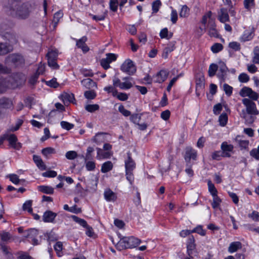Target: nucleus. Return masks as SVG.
<instances>
[{"label": "nucleus", "mask_w": 259, "mask_h": 259, "mask_svg": "<svg viewBox=\"0 0 259 259\" xmlns=\"http://www.w3.org/2000/svg\"><path fill=\"white\" fill-rule=\"evenodd\" d=\"M17 2L9 0L6 6L9 15L16 19L26 20L37 9V5L33 1H26L21 4Z\"/></svg>", "instance_id": "f257e3e1"}, {"label": "nucleus", "mask_w": 259, "mask_h": 259, "mask_svg": "<svg viewBox=\"0 0 259 259\" xmlns=\"http://www.w3.org/2000/svg\"><path fill=\"white\" fill-rule=\"evenodd\" d=\"M242 102L246 109L242 110L240 117L244 119L245 124H251L256 119V116L259 114V111L255 103L250 99L244 98Z\"/></svg>", "instance_id": "f03ea898"}, {"label": "nucleus", "mask_w": 259, "mask_h": 259, "mask_svg": "<svg viewBox=\"0 0 259 259\" xmlns=\"http://www.w3.org/2000/svg\"><path fill=\"white\" fill-rule=\"evenodd\" d=\"M140 242V239L134 236L124 237L118 242L115 246L117 250L121 251L127 248L136 247Z\"/></svg>", "instance_id": "7ed1b4c3"}, {"label": "nucleus", "mask_w": 259, "mask_h": 259, "mask_svg": "<svg viewBox=\"0 0 259 259\" xmlns=\"http://www.w3.org/2000/svg\"><path fill=\"white\" fill-rule=\"evenodd\" d=\"M5 63L8 65H13L15 67H19L24 65L25 59L21 54H12L6 58Z\"/></svg>", "instance_id": "20e7f679"}, {"label": "nucleus", "mask_w": 259, "mask_h": 259, "mask_svg": "<svg viewBox=\"0 0 259 259\" xmlns=\"http://www.w3.org/2000/svg\"><path fill=\"white\" fill-rule=\"evenodd\" d=\"M120 70L129 75H132L136 72L137 67L133 61L128 59L122 64Z\"/></svg>", "instance_id": "39448f33"}, {"label": "nucleus", "mask_w": 259, "mask_h": 259, "mask_svg": "<svg viewBox=\"0 0 259 259\" xmlns=\"http://www.w3.org/2000/svg\"><path fill=\"white\" fill-rule=\"evenodd\" d=\"M38 235V231L35 229H30L24 232V237L29 239V241L33 245H37L40 243L41 239L36 238Z\"/></svg>", "instance_id": "423d86ee"}, {"label": "nucleus", "mask_w": 259, "mask_h": 259, "mask_svg": "<svg viewBox=\"0 0 259 259\" xmlns=\"http://www.w3.org/2000/svg\"><path fill=\"white\" fill-rule=\"evenodd\" d=\"M197 151L191 147H187L185 148V152L184 156V159L187 166H190L191 160H196L197 159Z\"/></svg>", "instance_id": "0eeeda50"}, {"label": "nucleus", "mask_w": 259, "mask_h": 259, "mask_svg": "<svg viewBox=\"0 0 259 259\" xmlns=\"http://www.w3.org/2000/svg\"><path fill=\"white\" fill-rule=\"evenodd\" d=\"M195 238L193 236H189L187 242V252L188 255V257H190V259L193 258V255L196 252V245L195 243Z\"/></svg>", "instance_id": "6e6552de"}, {"label": "nucleus", "mask_w": 259, "mask_h": 259, "mask_svg": "<svg viewBox=\"0 0 259 259\" xmlns=\"http://www.w3.org/2000/svg\"><path fill=\"white\" fill-rule=\"evenodd\" d=\"M228 71L226 64L223 62H219V69L217 74L218 78L221 80V81H224L226 79L227 73Z\"/></svg>", "instance_id": "1a4fd4ad"}, {"label": "nucleus", "mask_w": 259, "mask_h": 259, "mask_svg": "<svg viewBox=\"0 0 259 259\" xmlns=\"http://www.w3.org/2000/svg\"><path fill=\"white\" fill-rule=\"evenodd\" d=\"M218 20L222 23L230 21L228 11L227 8H222L218 12Z\"/></svg>", "instance_id": "9d476101"}, {"label": "nucleus", "mask_w": 259, "mask_h": 259, "mask_svg": "<svg viewBox=\"0 0 259 259\" xmlns=\"http://www.w3.org/2000/svg\"><path fill=\"white\" fill-rule=\"evenodd\" d=\"M221 150L222 151V157H230L231 154L230 152H232L234 149L233 145L231 144H228L226 142H224L221 144Z\"/></svg>", "instance_id": "9b49d317"}, {"label": "nucleus", "mask_w": 259, "mask_h": 259, "mask_svg": "<svg viewBox=\"0 0 259 259\" xmlns=\"http://www.w3.org/2000/svg\"><path fill=\"white\" fill-rule=\"evenodd\" d=\"M254 35V28L252 27L244 31L243 35L240 37V40L242 41L245 42L246 41L250 40L252 39Z\"/></svg>", "instance_id": "f8f14e48"}, {"label": "nucleus", "mask_w": 259, "mask_h": 259, "mask_svg": "<svg viewBox=\"0 0 259 259\" xmlns=\"http://www.w3.org/2000/svg\"><path fill=\"white\" fill-rule=\"evenodd\" d=\"M57 214L51 210L46 211L42 215V221L45 223H54Z\"/></svg>", "instance_id": "ddd939ff"}, {"label": "nucleus", "mask_w": 259, "mask_h": 259, "mask_svg": "<svg viewBox=\"0 0 259 259\" xmlns=\"http://www.w3.org/2000/svg\"><path fill=\"white\" fill-rule=\"evenodd\" d=\"M60 98L65 104L72 103L76 104L74 95L72 93H63L60 95Z\"/></svg>", "instance_id": "4468645a"}, {"label": "nucleus", "mask_w": 259, "mask_h": 259, "mask_svg": "<svg viewBox=\"0 0 259 259\" xmlns=\"http://www.w3.org/2000/svg\"><path fill=\"white\" fill-rule=\"evenodd\" d=\"M127 159L125 160V170L133 171L136 167V163L131 157V153L129 151L127 153Z\"/></svg>", "instance_id": "2eb2a0df"}, {"label": "nucleus", "mask_w": 259, "mask_h": 259, "mask_svg": "<svg viewBox=\"0 0 259 259\" xmlns=\"http://www.w3.org/2000/svg\"><path fill=\"white\" fill-rule=\"evenodd\" d=\"M88 38L87 36H83L79 39H76V45L78 48L81 49L82 51L86 53L89 51V48L86 45L85 42L87 41Z\"/></svg>", "instance_id": "dca6fc26"}, {"label": "nucleus", "mask_w": 259, "mask_h": 259, "mask_svg": "<svg viewBox=\"0 0 259 259\" xmlns=\"http://www.w3.org/2000/svg\"><path fill=\"white\" fill-rule=\"evenodd\" d=\"M168 75V72L164 70H161L153 76L154 81L156 82L161 83L163 82Z\"/></svg>", "instance_id": "f3484780"}, {"label": "nucleus", "mask_w": 259, "mask_h": 259, "mask_svg": "<svg viewBox=\"0 0 259 259\" xmlns=\"http://www.w3.org/2000/svg\"><path fill=\"white\" fill-rule=\"evenodd\" d=\"M13 106L12 100L4 97L0 99V109H10Z\"/></svg>", "instance_id": "a211bd4d"}, {"label": "nucleus", "mask_w": 259, "mask_h": 259, "mask_svg": "<svg viewBox=\"0 0 259 259\" xmlns=\"http://www.w3.org/2000/svg\"><path fill=\"white\" fill-rule=\"evenodd\" d=\"M235 142L240 147L241 150L247 149L248 147L249 141L243 140L241 139L240 136H237L234 139Z\"/></svg>", "instance_id": "6ab92c4d"}, {"label": "nucleus", "mask_w": 259, "mask_h": 259, "mask_svg": "<svg viewBox=\"0 0 259 259\" xmlns=\"http://www.w3.org/2000/svg\"><path fill=\"white\" fill-rule=\"evenodd\" d=\"M104 195L105 199L108 201H115L117 199L116 194L110 189L105 191Z\"/></svg>", "instance_id": "aec40b11"}, {"label": "nucleus", "mask_w": 259, "mask_h": 259, "mask_svg": "<svg viewBox=\"0 0 259 259\" xmlns=\"http://www.w3.org/2000/svg\"><path fill=\"white\" fill-rule=\"evenodd\" d=\"M13 48L12 45L5 43H0V55H6L12 51Z\"/></svg>", "instance_id": "412c9836"}, {"label": "nucleus", "mask_w": 259, "mask_h": 259, "mask_svg": "<svg viewBox=\"0 0 259 259\" xmlns=\"http://www.w3.org/2000/svg\"><path fill=\"white\" fill-rule=\"evenodd\" d=\"M97 150V158L99 159L109 158L111 156V152L109 151H104L102 149L99 148H96Z\"/></svg>", "instance_id": "4be33fe9"}, {"label": "nucleus", "mask_w": 259, "mask_h": 259, "mask_svg": "<svg viewBox=\"0 0 259 259\" xmlns=\"http://www.w3.org/2000/svg\"><path fill=\"white\" fill-rule=\"evenodd\" d=\"M81 84L87 89H90L97 87L96 83L91 78H85L81 81Z\"/></svg>", "instance_id": "5701e85b"}, {"label": "nucleus", "mask_w": 259, "mask_h": 259, "mask_svg": "<svg viewBox=\"0 0 259 259\" xmlns=\"http://www.w3.org/2000/svg\"><path fill=\"white\" fill-rule=\"evenodd\" d=\"M33 160L37 166L41 170H45L46 168V165L44 164L40 156L36 155H33Z\"/></svg>", "instance_id": "b1692460"}, {"label": "nucleus", "mask_w": 259, "mask_h": 259, "mask_svg": "<svg viewBox=\"0 0 259 259\" xmlns=\"http://www.w3.org/2000/svg\"><path fill=\"white\" fill-rule=\"evenodd\" d=\"M9 87V83L6 78L0 77V94L5 93Z\"/></svg>", "instance_id": "393cba45"}, {"label": "nucleus", "mask_w": 259, "mask_h": 259, "mask_svg": "<svg viewBox=\"0 0 259 259\" xmlns=\"http://www.w3.org/2000/svg\"><path fill=\"white\" fill-rule=\"evenodd\" d=\"M2 36L8 39L10 43L16 44L17 42L16 35L10 31L6 32V33Z\"/></svg>", "instance_id": "a878e982"}, {"label": "nucleus", "mask_w": 259, "mask_h": 259, "mask_svg": "<svg viewBox=\"0 0 259 259\" xmlns=\"http://www.w3.org/2000/svg\"><path fill=\"white\" fill-rule=\"evenodd\" d=\"M241 247L242 244L240 242H233L230 244L228 251L231 253H233L236 251L239 248H241Z\"/></svg>", "instance_id": "bb28decb"}, {"label": "nucleus", "mask_w": 259, "mask_h": 259, "mask_svg": "<svg viewBox=\"0 0 259 259\" xmlns=\"http://www.w3.org/2000/svg\"><path fill=\"white\" fill-rule=\"evenodd\" d=\"M113 168V164L110 161L104 162L101 167V171L103 173L107 172Z\"/></svg>", "instance_id": "cd10ccee"}, {"label": "nucleus", "mask_w": 259, "mask_h": 259, "mask_svg": "<svg viewBox=\"0 0 259 259\" xmlns=\"http://www.w3.org/2000/svg\"><path fill=\"white\" fill-rule=\"evenodd\" d=\"M204 88V78L203 76L197 78L196 80V90H203Z\"/></svg>", "instance_id": "c85d7f7f"}, {"label": "nucleus", "mask_w": 259, "mask_h": 259, "mask_svg": "<svg viewBox=\"0 0 259 259\" xmlns=\"http://www.w3.org/2000/svg\"><path fill=\"white\" fill-rule=\"evenodd\" d=\"M38 190L41 192L47 194H52L54 193V188L48 186H39L38 187Z\"/></svg>", "instance_id": "c756f323"}, {"label": "nucleus", "mask_w": 259, "mask_h": 259, "mask_svg": "<svg viewBox=\"0 0 259 259\" xmlns=\"http://www.w3.org/2000/svg\"><path fill=\"white\" fill-rule=\"evenodd\" d=\"M42 71L41 70V68H39L35 74H34L33 75H32L29 79V83L31 85H34L37 80V79L38 78V76L40 73H42Z\"/></svg>", "instance_id": "7c9ffc66"}, {"label": "nucleus", "mask_w": 259, "mask_h": 259, "mask_svg": "<svg viewBox=\"0 0 259 259\" xmlns=\"http://www.w3.org/2000/svg\"><path fill=\"white\" fill-rule=\"evenodd\" d=\"M252 91L253 90L251 88L247 87H244L242 88L240 91L239 95L242 97H245L246 96L249 97V96H250V94H251Z\"/></svg>", "instance_id": "2f4dec72"}, {"label": "nucleus", "mask_w": 259, "mask_h": 259, "mask_svg": "<svg viewBox=\"0 0 259 259\" xmlns=\"http://www.w3.org/2000/svg\"><path fill=\"white\" fill-rule=\"evenodd\" d=\"M208 191L212 195V196H215L218 195V190L215 187L214 184L211 182L210 180H208L207 182Z\"/></svg>", "instance_id": "473e14b6"}, {"label": "nucleus", "mask_w": 259, "mask_h": 259, "mask_svg": "<svg viewBox=\"0 0 259 259\" xmlns=\"http://www.w3.org/2000/svg\"><path fill=\"white\" fill-rule=\"evenodd\" d=\"M218 69V66L214 63L211 64L209 65L208 73L209 77H212L215 75L217 70Z\"/></svg>", "instance_id": "72a5a7b5"}, {"label": "nucleus", "mask_w": 259, "mask_h": 259, "mask_svg": "<svg viewBox=\"0 0 259 259\" xmlns=\"http://www.w3.org/2000/svg\"><path fill=\"white\" fill-rule=\"evenodd\" d=\"M243 5L245 9L248 11H250L251 9L254 8V0H244Z\"/></svg>", "instance_id": "f704fd0d"}, {"label": "nucleus", "mask_w": 259, "mask_h": 259, "mask_svg": "<svg viewBox=\"0 0 259 259\" xmlns=\"http://www.w3.org/2000/svg\"><path fill=\"white\" fill-rule=\"evenodd\" d=\"M142 113L141 114H133L130 116L131 121L135 124H139L140 121L141 119Z\"/></svg>", "instance_id": "c9c22d12"}, {"label": "nucleus", "mask_w": 259, "mask_h": 259, "mask_svg": "<svg viewBox=\"0 0 259 259\" xmlns=\"http://www.w3.org/2000/svg\"><path fill=\"white\" fill-rule=\"evenodd\" d=\"M73 220L76 223L79 224L82 227L85 228L88 225L87 222L84 219L78 218L76 215H72Z\"/></svg>", "instance_id": "e433bc0d"}, {"label": "nucleus", "mask_w": 259, "mask_h": 259, "mask_svg": "<svg viewBox=\"0 0 259 259\" xmlns=\"http://www.w3.org/2000/svg\"><path fill=\"white\" fill-rule=\"evenodd\" d=\"M45 236L47 238V240L49 242H54L58 240L57 235L53 231H51L50 233H47Z\"/></svg>", "instance_id": "4c0bfd02"}, {"label": "nucleus", "mask_w": 259, "mask_h": 259, "mask_svg": "<svg viewBox=\"0 0 259 259\" xmlns=\"http://www.w3.org/2000/svg\"><path fill=\"white\" fill-rule=\"evenodd\" d=\"M108 11L106 10L102 15L100 16L94 15L92 14H90L89 16L92 17V19L96 21L104 20L107 15Z\"/></svg>", "instance_id": "58836bf2"}, {"label": "nucleus", "mask_w": 259, "mask_h": 259, "mask_svg": "<svg viewBox=\"0 0 259 259\" xmlns=\"http://www.w3.org/2000/svg\"><path fill=\"white\" fill-rule=\"evenodd\" d=\"M212 197H213V201L211 203V206L213 208L215 209L219 207L221 203L222 202V200L218 196V195H215V196H212Z\"/></svg>", "instance_id": "ea45409f"}, {"label": "nucleus", "mask_w": 259, "mask_h": 259, "mask_svg": "<svg viewBox=\"0 0 259 259\" xmlns=\"http://www.w3.org/2000/svg\"><path fill=\"white\" fill-rule=\"evenodd\" d=\"M219 121L220 122V124L224 126L226 125L228 121V116L227 113H223L221 114L219 118Z\"/></svg>", "instance_id": "a19ab883"}, {"label": "nucleus", "mask_w": 259, "mask_h": 259, "mask_svg": "<svg viewBox=\"0 0 259 259\" xmlns=\"http://www.w3.org/2000/svg\"><path fill=\"white\" fill-rule=\"evenodd\" d=\"M190 10L186 5L182 6L181 11L180 12V16L181 17H187L189 14Z\"/></svg>", "instance_id": "79ce46f5"}, {"label": "nucleus", "mask_w": 259, "mask_h": 259, "mask_svg": "<svg viewBox=\"0 0 259 259\" xmlns=\"http://www.w3.org/2000/svg\"><path fill=\"white\" fill-rule=\"evenodd\" d=\"M99 106L98 104H89L85 106V109L91 113L94 112L95 111L99 109Z\"/></svg>", "instance_id": "37998d69"}, {"label": "nucleus", "mask_w": 259, "mask_h": 259, "mask_svg": "<svg viewBox=\"0 0 259 259\" xmlns=\"http://www.w3.org/2000/svg\"><path fill=\"white\" fill-rule=\"evenodd\" d=\"M223 49V46L220 43H215L211 47V50L213 53H218Z\"/></svg>", "instance_id": "c03bdc74"}, {"label": "nucleus", "mask_w": 259, "mask_h": 259, "mask_svg": "<svg viewBox=\"0 0 259 259\" xmlns=\"http://www.w3.org/2000/svg\"><path fill=\"white\" fill-rule=\"evenodd\" d=\"M161 5V3L160 0H156L152 3V8L153 13H156L159 11V8Z\"/></svg>", "instance_id": "a18cd8bd"}, {"label": "nucleus", "mask_w": 259, "mask_h": 259, "mask_svg": "<svg viewBox=\"0 0 259 259\" xmlns=\"http://www.w3.org/2000/svg\"><path fill=\"white\" fill-rule=\"evenodd\" d=\"M41 153L44 156L47 157L49 154H55L56 153V151L55 149L53 148L47 147L44 148L41 150Z\"/></svg>", "instance_id": "49530a36"}, {"label": "nucleus", "mask_w": 259, "mask_h": 259, "mask_svg": "<svg viewBox=\"0 0 259 259\" xmlns=\"http://www.w3.org/2000/svg\"><path fill=\"white\" fill-rule=\"evenodd\" d=\"M192 233H197L200 235L204 236L206 234L205 230L202 229V227L201 225H198L195 227L194 229L192 230Z\"/></svg>", "instance_id": "de8ad7c7"}, {"label": "nucleus", "mask_w": 259, "mask_h": 259, "mask_svg": "<svg viewBox=\"0 0 259 259\" xmlns=\"http://www.w3.org/2000/svg\"><path fill=\"white\" fill-rule=\"evenodd\" d=\"M60 125L63 129L69 131L72 128H73L74 126V124L72 123H70L68 122L65 121H62L60 122Z\"/></svg>", "instance_id": "09e8293b"}, {"label": "nucleus", "mask_w": 259, "mask_h": 259, "mask_svg": "<svg viewBox=\"0 0 259 259\" xmlns=\"http://www.w3.org/2000/svg\"><path fill=\"white\" fill-rule=\"evenodd\" d=\"M10 180L14 184H18L20 182H24V180H20L18 176L16 174L9 175Z\"/></svg>", "instance_id": "8fccbe9b"}, {"label": "nucleus", "mask_w": 259, "mask_h": 259, "mask_svg": "<svg viewBox=\"0 0 259 259\" xmlns=\"http://www.w3.org/2000/svg\"><path fill=\"white\" fill-rule=\"evenodd\" d=\"M32 201L27 200L23 205V209L24 210H27L29 213L32 212V208L31 207Z\"/></svg>", "instance_id": "3c124183"}, {"label": "nucleus", "mask_w": 259, "mask_h": 259, "mask_svg": "<svg viewBox=\"0 0 259 259\" xmlns=\"http://www.w3.org/2000/svg\"><path fill=\"white\" fill-rule=\"evenodd\" d=\"M46 57L48 59L57 60L58 58V53L56 51L52 50L47 53Z\"/></svg>", "instance_id": "603ef678"}, {"label": "nucleus", "mask_w": 259, "mask_h": 259, "mask_svg": "<svg viewBox=\"0 0 259 259\" xmlns=\"http://www.w3.org/2000/svg\"><path fill=\"white\" fill-rule=\"evenodd\" d=\"M118 111L120 112L123 116L125 117L129 116L131 115V113L129 110L125 109L124 107L122 105H120L118 107Z\"/></svg>", "instance_id": "864d4df0"}, {"label": "nucleus", "mask_w": 259, "mask_h": 259, "mask_svg": "<svg viewBox=\"0 0 259 259\" xmlns=\"http://www.w3.org/2000/svg\"><path fill=\"white\" fill-rule=\"evenodd\" d=\"M9 26L5 23H3L0 24V35L3 36L6 32L9 31Z\"/></svg>", "instance_id": "5fc2aeb1"}, {"label": "nucleus", "mask_w": 259, "mask_h": 259, "mask_svg": "<svg viewBox=\"0 0 259 259\" xmlns=\"http://www.w3.org/2000/svg\"><path fill=\"white\" fill-rule=\"evenodd\" d=\"M110 9L113 11L116 12L118 8V1L117 0H110L109 2Z\"/></svg>", "instance_id": "6e6d98bb"}, {"label": "nucleus", "mask_w": 259, "mask_h": 259, "mask_svg": "<svg viewBox=\"0 0 259 259\" xmlns=\"http://www.w3.org/2000/svg\"><path fill=\"white\" fill-rule=\"evenodd\" d=\"M7 138L12 147L17 142V138L14 134H11L10 136L7 135Z\"/></svg>", "instance_id": "4d7b16f0"}, {"label": "nucleus", "mask_w": 259, "mask_h": 259, "mask_svg": "<svg viewBox=\"0 0 259 259\" xmlns=\"http://www.w3.org/2000/svg\"><path fill=\"white\" fill-rule=\"evenodd\" d=\"M238 79L240 82L245 83L249 81V77L246 73H242L239 75Z\"/></svg>", "instance_id": "13d9d810"}, {"label": "nucleus", "mask_w": 259, "mask_h": 259, "mask_svg": "<svg viewBox=\"0 0 259 259\" xmlns=\"http://www.w3.org/2000/svg\"><path fill=\"white\" fill-rule=\"evenodd\" d=\"M46 83L49 87L54 88H57L59 85L57 82V79L56 78H53L51 80L46 81Z\"/></svg>", "instance_id": "bf43d9fd"}, {"label": "nucleus", "mask_w": 259, "mask_h": 259, "mask_svg": "<svg viewBox=\"0 0 259 259\" xmlns=\"http://www.w3.org/2000/svg\"><path fill=\"white\" fill-rule=\"evenodd\" d=\"M84 97L88 99H93L96 96V93L92 90L85 91L84 93Z\"/></svg>", "instance_id": "052dcab7"}, {"label": "nucleus", "mask_w": 259, "mask_h": 259, "mask_svg": "<svg viewBox=\"0 0 259 259\" xmlns=\"http://www.w3.org/2000/svg\"><path fill=\"white\" fill-rule=\"evenodd\" d=\"M65 156L68 159L72 160L77 157V154L74 151H69L66 152Z\"/></svg>", "instance_id": "680f3d73"}, {"label": "nucleus", "mask_w": 259, "mask_h": 259, "mask_svg": "<svg viewBox=\"0 0 259 259\" xmlns=\"http://www.w3.org/2000/svg\"><path fill=\"white\" fill-rule=\"evenodd\" d=\"M48 65L53 69H58L59 65L57 63V60L48 59Z\"/></svg>", "instance_id": "e2e57ef3"}, {"label": "nucleus", "mask_w": 259, "mask_h": 259, "mask_svg": "<svg viewBox=\"0 0 259 259\" xmlns=\"http://www.w3.org/2000/svg\"><path fill=\"white\" fill-rule=\"evenodd\" d=\"M250 155L256 160H259V145L257 148H254L250 151Z\"/></svg>", "instance_id": "0e129e2a"}, {"label": "nucleus", "mask_w": 259, "mask_h": 259, "mask_svg": "<svg viewBox=\"0 0 259 259\" xmlns=\"http://www.w3.org/2000/svg\"><path fill=\"white\" fill-rule=\"evenodd\" d=\"M110 62L107 59V58H103L100 61V64L101 66L105 70L108 69L110 67Z\"/></svg>", "instance_id": "69168bd1"}, {"label": "nucleus", "mask_w": 259, "mask_h": 259, "mask_svg": "<svg viewBox=\"0 0 259 259\" xmlns=\"http://www.w3.org/2000/svg\"><path fill=\"white\" fill-rule=\"evenodd\" d=\"M229 47L235 51H239L241 49L240 44L236 41L230 42L229 44Z\"/></svg>", "instance_id": "338daca9"}, {"label": "nucleus", "mask_w": 259, "mask_h": 259, "mask_svg": "<svg viewBox=\"0 0 259 259\" xmlns=\"http://www.w3.org/2000/svg\"><path fill=\"white\" fill-rule=\"evenodd\" d=\"M248 216L254 221H259V212L255 210L253 211L251 213L248 214Z\"/></svg>", "instance_id": "774afa93"}]
</instances>
